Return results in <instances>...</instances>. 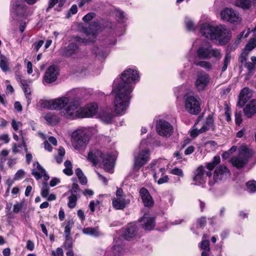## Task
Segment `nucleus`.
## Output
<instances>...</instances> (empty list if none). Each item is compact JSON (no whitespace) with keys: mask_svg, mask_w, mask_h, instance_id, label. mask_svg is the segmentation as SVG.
Returning <instances> with one entry per match:
<instances>
[{"mask_svg":"<svg viewBox=\"0 0 256 256\" xmlns=\"http://www.w3.org/2000/svg\"><path fill=\"white\" fill-rule=\"evenodd\" d=\"M96 16V14L94 12H90L84 16L82 20L86 22H88L90 20H92L94 16Z\"/></svg>","mask_w":256,"mask_h":256,"instance_id":"nucleus-58","label":"nucleus"},{"mask_svg":"<svg viewBox=\"0 0 256 256\" xmlns=\"http://www.w3.org/2000/svg\"><path fill=\"white\" fill-rule=\"evenodd\" d=\"M222 56L221 52L219 49L213 48L206 44L200 46L196 52V56L201 60H208L214 58L216 60H219Z\"/></svg>","mask_w":256,"mask_h":256,"instance_id":"nucleus-7","label":"nucleus"},{"mask_svg":"<svg viewBox=\"0 0 256 256\" xmlns=\"http://www.w3.org/2000/svg\"><path fill=\"white\" fill-rule=\"evenodd\" d=\"M68 206L70 208H75L78 200V198L76 194H72L68 198Z\"/></svg>","mask_w":256,"mask_h":256,"instance_id":"nucleus-39","label":"nucleus"},{"mask_svg":"<svg viewBox=\"0 0 256 256\" xmlns=\"http://www.w3.org/2000/svg\"><path fill=\"white\" fill-rule=\"evenodd\" d=\"M42 108L50 110H60V114L66 118H80V103L78 98H70L63 96L51 100H41Z\"/></svg>","mask_w":256,"mask_h":256,"instance_id":"nucleus-1","label":"nucleus"},{"mask_svg":"<svg viewBox=\"0 0 256 256\" xmlns=\"http://www.w3.org/2000/svg\"><path fill=\"white\" fill-rule=\"evenodd\" d=\"M150 152L148 148L140 149L139 152L134 155V170L138 171L150 160Z\"/></svg>","mask_w":256,"mask_h":256,"instance_id":"nucleus-11","label":"nucleus"},{"mask_svg":"<svg viewBox=\"0 0 256 256\" xmlns=\"http://www.w3.org/2000/svg\"><path fill=\"white\" fill-rule=\"evenodd\" d=\"M167 162L164 160L159 159L152 162L147 168L148 169V174L154 176L157 175L162 176L164 174L166 168H162V165L166 164Z\"/></svg>","mask_w":256,"mask_h":256,"instance_id":"nucleus-13","label":"nucleus"},{"mask_svg":"<svg viewBox=\"0 0 256 256\" xmlns=\"http://www.w3.org/2000/svg\"><path fill=\"white\" fill-rule=\"evenodd\" d=\"M248 190L250 192L256 191V181L254 180H250L246 183Z\"/></svg>","mask_w":256,"mask_h":256,"instance_id":"nucleus-47","label":"nucleus"},{"mask_svg":"<svg viewBox=\"0 0 256 256\" xmlns=\"http://www.w3.org/2000/svg\"><path fill=\"white\" fill-rule=\"evenodd\" d=\"M20 84L26 98L28 104H29L31 102L30 94L32 92L30 84L26 80H21Z\"/></svg>","mask_w":256,"mask_h":256,"instance_id":"nucleus-31","label":"nucleus"},{"mask_svg":"<svg viewBox=\"0 0 256 256\" xmlns=\"http://www.w3.org/2000/svg\"><path fill=\"white\" fill-rule=\"evenodd\" d=\"M74 224L72 220H69L67 221L66 225L64 228V235L67 237L70 236V230Z\"/></svg>","mask_w":256,"mask_h":256,"instance_id":"nucleus-41","label":"nucleus"},{"mask_svg":"<svg viewBox=\"0 0 256 256\" xmlns=\"http://www.w3.org/2000/svg\"><path fill=\"white\" fill-rule=\"evenodd\" d=\"M186 58L188 61L192 62L196 66H200L208 70L212 69V65L210 62L198 60L196 57L192 56L191 51L187 55Z\"/></svg>","mask_w":256,"mask_h":256,"instance_id":"nucleus-25","label":"nucleus"},{"mask_svg":"<svg viewBox=\"0 0 256 256\" xmlns=\"http://www.w3.org/2000/svg\"><path fill=\"white\" fill-rule=\"evenodd\" d=\"M34 248V243L32 240H28L26 242V248L30 250H33Z\"/></svg>","mask_w":256,"mask_h":256,"instance_id":"nucleus-64","label":"nucleus"},{"mask_svg":"<svg viewBox=\"0 0 256 256\" xmlns=\"http://www.w3.org/2000/svg\"><path fill=\"white\" fill-rule=\"evenodd\" d=\"M206 238L207 236L204 234L202 237V241L199 244V247L203 251L210 252V242L206 240Z\"/></svg>","mask_w":256,"mask_h":256,"instance_id":"nucleus-36","label":"nucleus"},{"mask_svg":"<svg viewBox=\"0 0 256 256\" xmlns=\"http://www.w3.org/2000/svg\"><path fill=\"white\" fill-rule=\"evenodd\" d=\"M32 174L34 176H48L45 170L40 166L38 162H34Z\"/></svg>","mask_w":256,"mask_h":256,"instance_id":"nucleus-32","label":"nucleus"},{"mask_svg":"<svg viewBox=\"0 0 256 256\" xmlns=\"http://www.w3.org/2000/svg\"><path fill=\"white\" fill-rule=\"evenodd\" d=\"M252 154V152L250 149L246 146L243 145L238 149V156L232 157L230 161L234 166L240 168L248 162Z\"/></svg>","mask_w":256,"mask_h":256,"instance_id":"nucleus-8","label":"nucleus"},{"mask_svg":"<svg viewBox=\"0 0 256 256\" xmlns=\"http://www.w3.org/2000/svg\"><path fill=\"white\" fill-rule=\"evenodd\" d=\"M170 174L173 175H176L178 176H182L184 174L182 170L178 168H175L172 170Z\"/></svg>","mask_w":256,"mask_h":256,"instance_id":"nucleus-57","label":"nucleus"},{"mask_svg":"<svg viewBox=\"0 0 256 256\" xmlns=\"http://www.w3.org/2000/svg\"><path fill=\"white\" fill-rule=\"evenodd\" d=\"M132 91L114 85L112 94L114 96L113 106L117 116L126 114L130 106Z\"/></svg>","mask_w":256,"mask_h":256,"instance_id":"nucleus-3","label":"nucleus"},{"mask_svg":"<svg viewBox=\"0 0 256 256\" xmlns=\"http://www.w3.org/2000/svg\"><path fill=\"white\" fill-rule=\"evenodd\" d=\"M90 138V132L84 128H78L71 134L72 146L76 150H78L86 147Z\"/></svg>","mask_w":256,"mask_h":256,"instance_id":"nucleus-6","label":"nucleus"},{"mask_svg":"<svg viewBox=\"0 0 256 256\" xmlns=\"http://www.w3.org/2000/svg\"><path fill=\"white\" fill-rule=\"evenodd\" d=\"M10 62L7 57L0 60V68L4 72H7L10 70Z\"/></svg>","mask_w":256,"mask_h":256,"instance_id":"nucleus-37","label":"nucleus"},{"mask_svg":"<svg viewBox=\"0 0 256 256\" xmlns=\"http://www.w3.org/2000/svg\"><path fill=\"white\" fill-rule=\"evenodd\" d=\"M24 204V201L22 200L20 202H16L13 206L12 212L14 214H18L21 211Z\"/></svg>","mask_w":256,"mask_h":256,"instance_id":"nucleus-43","label":"nucleus"},{"mask_svg":"<svg viewBox=\"0 0 256 256\" xmlns=\"http://www.w3.org/2000/svg\"><path fill=\"white\" fill-rule=\"evenodd\" d=\"M98 26V24L97 22H94L93 24L91 25L88 28H84L83 32L86 34V38H82L79 36H76L73 38L74 41L82 43L94 42L96 38Z\"/></svg>","mask_w":256,"mask_h":256,"instance_id":"nucleus-10","label":"nucleus"},{"mask_svg":"<svg viewBox=\"0 0 256 256\" xmlns=\"http://www.w3.org/2000/svg\"><path fill=\"white\" fill-rule=\"evenodd\" d=\"M116 155L114 152L103 154L99 150H94L89 152L88 159L94 165L100 164L106 172L112 174Z\"/></svg>","mask_w":256,"mask_h":256,"instance_id":"nucleus-4","label":"nucleus"},{"mask_svg":"<svg viewBox=\"0 0 256 256\" xmlns=\"http://www.w3.org/2000/svg\"><path fill=\"white\" fill-rule=\"evenodd\" d=\"M98 111V105L96 102H90L80 108V118H92L96 116Z\"/></svg>","mask_w":256,"mask_h":256,"instance_id":"nucleus-17","label":"nucleus"},{"mask_svg":"<svg viewBox=\"0 0 256 256\" xmlns=\"http://www.w3.org/2000/svg\"><path fill=\"white\" fill-rule=\"evenodd\" d=\"M79 47L74 43H70L66 47L62 50V54L66 57H72L74 58H78Z\"/></svg>","mask_w":256,"mask_h":256,"instance_id":"nucleus-21","label":"nucleus"},{"mask_svg":"<svg viewBox=\"0 0 256 256\" xmlns=\"http://www.w3.org/2000/svg\"><path fill=\"white\" fill-rule=\"evenodd\" d=\"M200 32L205 38L210 40H216L221 45L226 44L231 36L230 30L223 25L215 26L204 23L201 25Z\"/></svg>","mask_w":256,"mask_h":256,"instance_id":"nucleus-2","label":"nucleus"},{"mask_svg":"<svg viewBox=\"0 0 256 256\" xmlns=\"http://www.w3.org/2000/svg\"><path fill=\"white\" fill-rule=\"evenodd\" d=\"M59 2L58 6H62L63 5V0H50L49 5L47 8V10L52 8L56 4Z\"/></svg>","mask_w":256,"mask_h":256,"instance_id":"nucleus-54","label":"nucleus"},{"mask_svg":"<svg viewBox=\"0 0 256 256\" xmlns=\"http://www.w3.org/2000/svg\"><path fill=\"white\" fill-rule=\"evenodd\" d=\"M46 122L52 124H55L59 122L60 117L58 114L54 112H48L44 116Z\"/></svg>","mask_w":256,"mask_h":256,"instance_id":"nucleus-33","label":"nucleus"},{"mask_svg":"<svg viewBox=\"0 0 256 256\" xmlns=\"http://www.w3.org/2000/svg\"><path fill=\"white\" fill-rule=\"evenodd\" d=\"M221 18L230 22H238L241 20L240 14L232 8H224L220 12Z\"/></svg>","mask_w":256,"mask_h":256,"instance_id":"nucleus-16","label":"nucleus"},{"mask_svg":"<svg viewBox=\"0 0 256 256\" xmlns=\"http://www.w3.org/2000/svg\"><path fill=\"white\" fill-rule=\"evenodd\" d=\"M64 165L65 166V168L63 170L64 172L68 176L72 175V164L71 162L68 160H66L64 163Z\"/></svg>","mask_w":256,"mask_h":256,"instance_id":"nucleus-40","label":"nucleus"},{"mask_svg":"<svg viewBox=\"0 0 256 256\" xmlns=\"http://www.w3.org/2000/svg\"><path fill=\"white\" fill-rule=\"evenodd\" d=\"M230 58L231 57L230 54H226L224 56L223 66L222 67V72H224L227 69L228 66L230 62Z\"/></svg>","mask_w":256,"mask_h":256,"instance_id":"nucleus-49","label":"nucleus"},{"mask_svg":"<svg viewBox=\"0 0 256 256\" xmlns=\"http://www.w3.org/2000/svg\"><path fill=\"white\" fill-rule=\"evenodd\" d=\"M138 230L139 228L137 224L132 222L128 224L126 228L122 230V236L126 240H130L138 235Z\"/></svg>","mask_w":256,"mask_h":256,"instance_id":"nucleus-19","label":"nucleus"},{"mask_svg":"<svg viewBox=\"0 0 256 256\" xmlns=\"http://www.w3.org/2000/svg\"><path fill=\"white\" fill-rule=\"evenodd\" d=\"M82 232L86 234L97 237L100 235V232L97 228H86L82 230Z\"/></svg>","mask_w":256,"mask_h":256,"instance_id":"nucleus-35","label":"nucleus"},{"mask_svg":"<svg viewBox=\"0 0 256 256\" xmlns=\"http://www.w3.org/2000/svg\"><path fill=\"white\" fill-rule=\"evenodd\" d=\"M156 130L161 136H170L173 132V127L172 124L164 120H159L156 123Z\"/></svg>","mask_w":256,"mask_h":256,"instance_id":"nucleus-15","label":"nucleus"},{"mask_svg":"<svg viewBox=\"0 0 256 256\" xmlns=\"http://www.w3.org/2000/svg\"><path fill=\"white\" fill-rule=\"evenodd\" d=\"M130 203V200L126 196L114 198L112 199V206L116 210H123Z\"/></svg>","mask_w":256,"mask_h":256,"instance_id":"nucleus-24","label":"nucleus"},{"mask_svg":"<svg viewBox=\"0 0 256 256\" xmlns=\"http://www.w3.org/2000/svg\"><path fill=\"white\" fill-rule=\"evenodd\" d=\"M197 124H196L190 132V135L193 138L196 137L200 134L204 132L207 130H214V120L212 117L210 116L206 118L205 122L199 130L196 128Z\"/></svg>","mask_w":256,"mask_h":256,"instance_id":"nucleus-14","label":"nucleus"},{"mask_svg":"<svg viewBox=\"0 0 256 256\" xmlns=\"http://www.w3.org/2000/svg\"><path fill=\"white\" fill-rule=\"evenodd\" d=\"M73 246V242L72 238L70 236H65V241L64 243V246L66 249H70L72 248Z\"/></svg>","mask_w":256,"mask_h":256,"instance_id":"nucleus-48","label":"nucleus"},{"mask_svg":"<svg viewBox=\"0 0 256 256\" xmlns=\"http://www.w3.org/2000/svg\"><path fill=\"white\" fill-rule=\"evenodd\" d=\"M100 204L99 200H96V201L92 200L90 202L89 207L90 211L94 212L95 210V206L98 205Z\"/></svg>","mask_w":256,"mask_h":256,"instance_id":"nucleus-60","label":"nucleus"},{"mask_svg":"<svg viewBox=\"0 0 256 256\" xmlns=\"http://www.w3.org/2000/svg\"><path fill=\"white\" fill-rule=\"evenodd\" d=\"M44 43V41L43 40H40L38 42H36L33 44L34 50L36 52H38L43 45Z\"/></svg>","mask_w":256,"mask_h":256,"instance_id":"nucleus-55","label":"nucleus"},{"mask_svg":"<svg viewBox=\"0 0 256 256\" xmlns=\"http://www.w3.org/2000/svg\"><path fill=\"white\" fill-rule=\"evenodd\" d=\"M242 113L241 111H236L235 113V122L237 125H240L242 122Z\"/></svg>","mask_w":256,"mask_h":256,"instance_id":"nucleus-53","label":"nucleus"},{"mask_svg":"<svg viewBox=\"0 0 256 256\" xmlns=\"http://www.w3.org/2000/svg\"><path fill=\"white\" fill-rule=\"evenodd\" d=\"M12 10L19 18H26L33 13V10L24 4L22 0H16L14 2Z\"/></svg>","mask_w":256,"mask_h":256,"instance_id":"nucleus-12","label":"nucleus"},{"mask_svg":"<svg viewBox=\"0 0 256 256\" xmlns=\"http://www.w3.org/2000/svg\"><path fill=\"white\" fill-rule=\"evenodd\" d=\"M194 147L190 146L186 148L184 150V154L186 155H189L192 154L194 150Z\"/></svg>","mask_w":256,"mask_h":256,"instance_id":"nucleus-63","label":"nucleus"},{"mask_svg":"<svg viewBox=\"0 0 256 256\" xmlns=\"http://www.w3.org/2000/svg\"><path fill=\"white\" fill-rule=\"evenodd\" d=\"M115 15L117 20L119 22H124L126 20V17L124 12L120 10H116Z\"/></svg>","mask_w":256,"mask_h":256,"instance_id":"nucleus-42","label":"nucleus"},{"mask_svg":"<svg viewBox=\"0 0 256 256\" xmlns=\"http://www.w3.org/2000/svg\"><path fill=\"white\" fill-rule=\"evenodd\" d=\"M79 190V186L76 183H74L72 185V188L70 190V192L72 194H76Z\"/></svg>","mask_w":256,"mask_h":256,"instance_id":"nucleus-61","label":"nucleus"},{"mask_svg":"<svg viewBox=\"0 0 256 256\" xmlns=\"http://www.w3.org/2000/svg\"><path fill=\"white\" fill-rule=\"evenodd\" d=\"M123 252V246L120 240L114 242L113 246L106 250L104 256H120Z\"/></svg>","mask_w":256,"mask_h":256,"instance_id":"nucleus-23","label":"nucleus"},{"mask_svg":"<svg viewBox=\"0 0 256 256\" xmlns=\"http://www.w3.org/2000/svg\"><path fill=\"white\" fill-rule=\"evenodd\" d=\"M236 5L243 9H248L251 6V1L250 0H236Z\"/></svg>","mask_w":256,"mask_h":256,"instance_id":"nucleus-38","label":"nucleus"},{"mask_svg":"<svg viewBox=\"0 0 256 256\" xmlns=\"http://www.w3.org/2000/svg\"><path fill=\"white\" fill-rule=\"evenodd\" d=\"M199 98L190 94L184 96V108L186 112L192 114H197L200 111Z\"/></svg>","mask_w":256,"mask_h":256,"instance_id":"nucleus-9","label":"nucleus"},{"mask_svg":"<svg viewBox=\"0 0 256 256\" xmlns=\"http://www.w3.org/2000/svg\"><path fill=\"white\" fill-rule=\"evenodd\" d=\"M52 254L53 256H63L64 252L62 248H56V251L52 250Z\"/></svg>","mask_w":256,"mask_h":256,"instance_id":"nucleus-59","label":"nucleus"},{"mask_svg":"<svg viewBox=\"0 0 256 256\" xmlns=\"http://www.w3.org/2000/svg\"><path fill=\"white\" fill-rule=\"evenodd\" d=\"M206 177H192L193 184L194 185H203L205 184Z\"/></svg>","mask_w":256,"mask_h":256,"instance_id":"nucleus-46","label":"nucleus"},{"mask_svg":"<svg viewBox=\"0 0 256 256\" xmlns=\"http://www.w3.org/2000/svg\"><path fill=\"white\" fill-rule=\"evenodd\" d=\"M142 228L146 230H152L155 226V220L152 217H149L148 214H145L140 219Z\"/></svg>","mask_w":256,"mask_h":256,"instance_id":"nucleus-27","label":"nucleus"},{"mask_svg":"<svg viewBox=\"0 0 256 256\" xmlns=\"http://www.w3.org/2000/svg\"><path fill=\"white\" fill-rule=\"evenodd\" d=\"M140 194L144 206H151L154 204V200L148 191L144 188H142L140 190Z\"/></svg>","mask_w":256,"mask_h":256,"instance_id":"nucleus-28","label":"nucleus"},{"mask_svg":"<svg viewBox=\"0 0 256 256\" xmlns=\"http://www.w3.org/2000/svg\"><path fill=\"white\" fill-rule=\"evenodd\" d=\"M249 52H250L246 50L245 49H244L243 50L242 52V54H240V61L241 62H243L246 60L247 57L249 54Z\"/></svg>","mask_w":256,"mask_h":256,"instance_id":"nucleus-56","label":"nucleus"},{"mask_svg":"<svg viewBox=\"0 0 256 256\" xmlns=\"http://www.w3.org/2000/svg\"><path fill=\"white\" fill-rule=\"evenodd\" d=\"M220 158L219 156H214L211 162L207 163L208 164V167L210 168H212L214 170V167L220 164Z\"/></svg>","mask_w":256,"mask_h":256,"instance_id":"nucleus-45","label":"nucleus"},{"mask_svg":"<svg viewBox=\"0 0 256 256\" xmlns=\"http://www.w3.org/2000/svg\"><path fill=\"white\" fill-rule=\"evenodd\" d=\"M140 80L139 72L136 68H128L122 74L119 82H114V85L132 91L135 84Z\"/></svg>","mask_w":256,"mask_h":256,"instance_id":"nucleus-5","label":"nucleus"},{"mask_svg":"<svg viewBox=\"0 0 256 256\" xmlns=\"http://www.w3.org/2000/svg\"><path fill=\"white\" fill-rule=\"evenodd\" d=\"M212 170L206 163L205 166L201 165L196 168L194 173L195 176H212Z\"/></svg>","mask_w":256,"mask_h":256,"instance_id":"nucleus-30","label":"nucleus"},{"mask_svg":"<svg viewBox=\"0 0 256 256\" xmlns=\"http://www.w3.org/2000/svg\"><path fill=\"white\" fill-rule=\"evenodd\" d=\"M114 116L111 110L108 108L102 110L99 114L100 118L106 124H111Z\"/></svg>","mask_w":256,"mask_h":256,"instance_id":"nucleus-29","label":"nucleus"},{"mask_svg":"<svg viewBox=\"0 0 256 256\" xmlns=\"http://www.w3.org/2000/svg\"><path fill=\"white\" fill-rule=\"evenodd\" d=\"M59 74V70L56 65L50 66L44 72V82L50 84L55 82Z\"/></svg>","mask_w":256,"mask_h":256,"instance_id":"nucleus-20","label":"nucleus"},{"mask_svg":"<svg viewBox=\"0 0 256 256\" xmlns=\"http://www.w3.org/2000/svg\"><path fill=\"white\" fill-rule=\"evenodd\" d=\"M186 88L184 86H181L180 87H178L176 88L174 90V94L176 96L177 98L182 96L184 92H185Z\"/></svg>","mask_w":256,"mask_h":256,"instance_id":"nucleus-52","label":"nucleus"},{"mask_svg":"<svg viewBox=\"0 0 256 256\" xmlns=\"http://www.w3.org/2000/svg\"><path fill=\"white\" fill-rule=\"evenodd\" d=\"M244 116L248 118H250L253 114L256 113V100H252L247 104L244 108Z\"/></svg>","mask_w":256,"mask_h":256,"instance_id":"nucleus-26","label":"nucleus"},{"mask_svg":"<svg viewBox=\"0 0 256 256\" xmlns=\"http://www.w3.org/2000/svg\"><path fill=\"white\" fill-rule=\"evenodd\" d=\"M230 172L224 166H220L216 169L214 176H227L230 175Z\"/></svg>","mask_w":256,"mask_h":256,"instance_id":"nucleus-34","label":"nucleus"},{"mask_svg":"<svg viewBox=\"0 0 256 256\" xmlns=\"http://www.w3.org/2000/svg\"><path fill=\"white\" fill-rule=\"evenodd\" d=\"M206 218L204 216H202L198 220V224H199L200 228L204 226L206 224Z\"/></svg>","mask_w":256,"mask_h":256,"instance_id":"nucleus-62","label":"nucleus"},{"mask_svg":"<svg viewBox=\"0 0 256 256\" xmlns=\"http://www.w3.org/2000/svg\"><path fill=\"white\" fill-rule=\"evenodd\" d=\"M49 194V186L46 182H44L42 184L41 190V195L44 198H47Z\"/></svg>","mask_w":256,"mask_h":256,"instance_id":"nucleus-44","label":"nucleus"},{"mask_svg":"<svg viewBox=\"0 0 256 256\" xmlns=\"http://www.w3.org/2000/svg\"><path fill=\"white\" fill-rule=\"evenodd\" d=\"M12 126L14 131L18 130L22 128V124L21 122L16 121L15 120L12 119Z\"/></svg>","mask_w":256,"mask_h":256,"instance_id":"nucleus-51","label":"nucleus"},{"mask_svg":"<svg viewBox=\"0 0 256 256\" xmlns=\"http://www.w3.org/2000/svg\"><path fill=\"white\" fill-rule=\"evenodd\" d=\"M210 76L204 72L198 73L195 82L196 89L201 91L204 90L210 82Z\"/></svg>","mask_w":256,"mask_h":256,"instance_id":"nucleus-18","label":"nucleus"},{"mask_svg":"<svg viewBox=\"0 0 256 256\" xmlns=\"http://www.w3.org/2000/svg\"><path fill=\"white\" fill-rule=\"evenodd\" d=\"M185 23L186 28L190 31H192L195 30V26L194 22L189 18H186Z\"/></svg>","mask_w":256,"mask_h":256,"instance_id":"nucleus-50","label":"nucleus"},{"mask_svg":"<svg viewBox=\"0 0 256 256\" xmlns=\"http://www.w3.org/2000/svg\"><path fill=\"white\" fill-rule=\"evenodd\" d=\"M252 96V91L250 89L247 87L243 88L238 96V106H244Z\"/></svg>","mask_w":256,"mask_h":256,"instance_id":"nucleus-22","label":"nucleus"}]
</instances>
